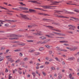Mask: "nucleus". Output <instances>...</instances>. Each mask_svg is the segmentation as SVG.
Returning <instances> with one entry per match:
<instances>
[{"label":"nucleus","mask_w":79,"mask_h":79,"mask_svg":"<svg viewBox=\"0 0 79 79\" xmlns=\"http://www.w3.org/2000/svg\"><path fill=\"white\" fill-rule=\"evenodd\" d=\"M50 40L49 39L45 40L43 42H42V41H39L37 43V44H46L47 42H48V41H50Z\"/></svg>","instance_id":"obj_1"},{"label":"nucleus","mask_w":79,"mask_h":79,"mask_svg":"<svg viewBox=\"0 0 79 79\" xmlns=\"http://www.w3.org/2000/svg\"><path fill=\"white\" fill-rule=\"evenodd\" d=\"M20 15L21 16L22 18H23L24 19H28V20H31V19L29 18L28 17H26V15H23L22 14H20Z\"/></svg>","instance_id":"obj_2"},{"label":"nucleus","mask_w":79,"mask_h":79,"mask_svg":"<svg viewBox=\"0 0 79 79\" xmlns=\"http://www.w3.org/2000/svg\"><path fill=\"white\" fill-rule=\"evenodd\" d=\"M61 2H63V1H62L61 2H57V1H51V3H52L50 4V5H57V3H61Z\"/></svg>","instance_id":"obj_3"},{"label":"nucleus","mask_w":79,"mask_h":79,"mask_svg":"<svg viewBox=\"0 0 79 79\" xmlns=\"http://www.w3.org/2000/svg\"><path fill=\"white\" fill-rule=\"evenodd\" d=\"M56 17H58V18H67V19H69V17H65L61 15H56Z\"/></svg>","instance_id":"obj_4"},{"label":"nucleus","mask_w":79,"mask_h":79,"mask_svg":"<svg viewBox=\"0 0 79 79\" xmlns=\"http://www.w3.org/2000/svg\"><path fill=\"white\" fill-rule=\"evenodd\" d=\"M47 27H49V28H50L51 29H52V30H53V31H56L57 32H61V31L60 30H57L53 29V27L51 26H47Z\"/></svg>","instance_id":"obj_5"},{"label":"nucleus","mask_w":79,"mask_h":79,"mask_svg":"<svg viewBox=\"0 0 79 79\" xmlns=\"http://www.w3.org/2000/svg\"><path fill=\"white\" fill-rule=\"evenodd\" d=\"M49 6H51V7H56V6H43V8L44 9H48V8H49Z\"/></svg>","instance_id":"obj_6"},{"label":"nucleus","mask_w":79,"mask_h":79,"mask_svg":"<svg viewBox=\"0 0 79 79\" xmlns=\"http://www.w3.org/2000/svg\"><path fill=\"white\" fill-rule=\"evenodd\" d=\"M4 21L6 22H8L9 23H11V22H16V21L11 20H8L6 19H5Z\"/></svg>","instance_id":"obj_7"},{"label":"nucleus","mask_w":79,"mask_h":79,"mask_svg":"<svg viewBox=\"0 0 79 79\" xmlns=\"http://www.w3.org/2000/svg\"><path fill=\"white\" fill-rule=\"evenodd\" d=\"M19 8L21 10H28V8L25 7H19Z\"/></svg>","instance_id":"obj_8"},{"label":"nucleus","mask_w":79,"mask_h":79,"mask_svg":"<svg viewBox=\"0 0 79 79\" xmlns=\"http://www.w3.org/2000/svg\"><path fill=\"white\" fill-rule=\"evenodd\" d=\"M38 14L39 15H43V16H49V15L47 14H45L40 13H38Z\"/></svg>","instance_id":"obj_9"},{"label":"nucleus","mask_w":79,"mask_h":79,"mask_svg":"<svg viewBox=\"0 0 79 79\" xmlns=\"http://www.w3.org/2000/svg\"><path fill=\"white\" fill-rule=\"evenodd\" d=\"M76 49H77V48L76 47H75L73 48H71L70 51H74L75 50H76Z\"/></svg>","instance_id":"obj_10"},{"label":"nucleus","mask_w":79,"mask_h":79,"mask_svg":"<svg viewBox=\"0 0 79 79\" xmlns=\"http://www.w3.org/2000/svg\"><path fill=\"white\" fill-rule=\"evenodd\" d=\"M33 35H42V34L41 33V32H40L39 33H38V32L37 33H33Z\"/></svg>","instance_id":"obj_11"},{"label":"nucleus","mask_w":79,"mask_h":79,"mask_svg":"<svg viewBox=\"0 0 79 79\" xmlns=\"http://www.w3.org/2000/svg\"><path fill=\"white\" fill-rule=\"evenodd\" d=\"M57 35H60V36H64L66 35L65 34H61L59 33H57Z\"/></svg>","instance_id":"obj_12"},{"label":"nucleus","mask_w":79,"mask_h":79,"mask_svg":"<svg viewBox=\"0 0 79 79\" xmlns=\"http://www.w3.org/2000/svg\"><path fill=\"white\" fill-rule=\"evenodd\" d=\"M55 13H58V14H61V13H62L63 12V11H58V10H55Z\"/></svg>","instance_id":"obj_13"},{"label":"nucleus","mask_w":79,"mask_h":79,"mask_svg":"<svg viewBox=\"0 0 79 79\" xmlns=\"http://www.w3.org/2000/svg\"><path fill=\"white\" fill-rule=\"evenodd\" d=\"M74 59V57H71L70 58H68V59H67L68 60H73Z\"/></svg>","instance_id":"obj_14"},{"label":"nucleus","mask_w":79,"mask_h":79,"mask_svg":"<svg viewBox=\"0 0 79 79\" xmlns=\"http://www.w3.org/2000/svg\"><path fill=\"white\" fill-rule=\"evenodd\" d=\"M65 13H69V14H71V15H73L74 14V13L73 12H68L67 11H65Z\"/></svg>","instance_id":"obj_15"},{"label":"nucleus","mask_w":79,"mask_h":79,"mask_svg":"<svg viewBox=\"0 0 79 79\" xmlns=\"http://www.w3.org/2000/svg\"><path fill=\"white\" fill-rule=\"evenodd\" d=\"M5 59V57H2L0 59V61H3L4 59Z\"/></svg>","instance_id":"obj_16"},{"label":"nucleus","mask_w":79,"mask_h":79,"mask_svg":"<svg viewBox=\"0 0 79 79\" xmlns=\"http://www.w3.org/2000/svg\"><path fill=\"white\" fill-rule=\"evenodd\" d=\"M39 50L40 51H42V50H45V48L44 47H41L39 48Z\"/></svg>","instance_id":"obj_17"},{"label":"nucleus","mask_w":79,"mask_h":79,"mask_svg":"<svg viewBox=\"0 0 79 79\" xmlns=\"http://www.w3.org/2000/svg\"><path fill=\"white\" fill-rule=\"evenodd\" d=\"M45 47H46V48H51V46H50L48 45H45Z\"/></svg>","instance_id":"obj_18"},{"label":"nucleus","mask_w":79,"mask_h":79,"mask_svg":"<svg viewBox=\"0 0 79 79\" xmlns=\"http://www.w3.org/2000/svg\"><path fill=\"white\" fill-rule=\"evenodd\" d=\"M35 50H29L28 51L29 53H33V52H35Z\"/></svg>","instance_id":"obj_19"},{"label":"nucleus","mask_w":79,"mask_h":79,"mask_svg":"<svg viewBox=\"0 0 79 79\" xmlns=\"http://www.w3.org/2000/svg\"><path fill=\"white\" fill-rule=\"evenodd\" d=\"M40 39H46V37L44 36H41L40 37Z\"/></svg>","instance_id":"obj_20"},{"label":"nucleus","mask_w":79,"mask_h":79,"mask_svg":"<svg viewBox=\"0 0 79 79\" xmlns=\"http://www.w3.org/2000/svg\"><path fill=\"white\" fill-rule=\"evenodd\" d=\"M71 18H72L73 19H75V20H76V21H79V19L77 18H75L74 17H71Z\"/></svg>","instance_id":"obj_21"},{"label":"nucleus","mask_w":79,"mask_h":79,"mask_svg":"<svg viewBox=\"0 0 79 79\" xmlns=\"http://www.w3.org/2000/svg\"><path fill=\"white\" fill-rule=\"evenodd\" d=\"M29 11L30 12H34V11H36L35 10L33 9H29Z\"/></svg>","instance_id":"obj_22"},{"label":"nucleus","mask_w":79,"mask_h":79,"mask_svg":"<svg viewBox=\"0 0 79 79\" xmlns=\"http://www.w3.org/2000/svg\"><path fill=\"white\" fill-rule=\"evenodd\" d=\"M46 36L47 37H51V38H53V37L52 36L48 35H46Z\"/></svg>","instance_id":"obj_23"},{"label":"nucleus","mask_w":79,"mask_h":79,"mask_svg":"<svg viewBox=\"0 0 79 79\" xmlns=\"http://www.w3.org/2000/svg\"><path fill=\"white\" fill-rule=\"evenodd\" d=\"M0 8H1V9H4V10H8V9L6 8H5V7H2L0 6Z\"/></svg>","instance_id":"obj_24"},{"label":"nucleus","mask_w":79,"mask_h":79,"mask_svg":"<svg viewBox=\"0 0 79 79\" xmlns=\"http://www.w3.org/2000/svg\"><path fill=\"white\" fill-rule=\"evenodd\" d=\"M31 3H38L37 2L35 1H31Z\"/></svg>","instance_id":"obj_25"},{"label":"nucleus","mask_w":79,"mask_h":79,"mask_svg":"<svg viewBox=\"0 0 79 79\" xmlns=\"http://www.w3.org/2000/svg\"><path fill=\"white\" fill-rule=\"evenodd\" d=\"M69 27H73V28H75V26H72V25H70L69 26Z\"/></svg>","instance_id":"obj_26"},{"label":"nucleus","mask_w":79,"mask_h":79,"mask_svg":"<svg viewBox=\"0 0 79 79\" xmlns=\"http://www.w3.org/2000/svg\"><path fill=\"white\" fill-rule=\"evenodd\" d=\"M21 49H18L15 50L14 51V52H19V51H21Z\"/></svg>","instance_id":"obj_27"},{"label":"nucleus","mask_w":79,"mask_h":79,"mask_svg":"<svg viewBox=\"0 0 79 79\" xmlns=\"http://www.w3.org/2000/svg\"><path fill=\"white\" fill-rule=\"evenodd\" d=\"M56 39H64V37H59V36L56 37Z\"/></svg>","instance_id":"obj_28"},{"label":"nucleus","mask_w":79,"mask_h":79,"mask_svg":"<svg viewBox=\"0 0 79 79\" xmlns=\"http://www.w3.org/2000/svg\"><path fill=\"white\" fill-rule=\"evenodd\" d=\"M18 71V70L17 69H15V70H12L13 73L14 74H15V71Z\"/></svg>","instance_id":"obj_29"},{"label":"nucleus","mask_w":79,"mask_h":79,"mask_svg":"<svg viewBox=\"0 0 79 79\" xmlns=\"http://www.w3.org/2000/svg\"><path fill=\"white\" fill-rule=\"evenodd\" d=\"M55 60H56V61H59V62L60 61V59H58V58L57 57H55Z\"/></svg>","instance_id":"obj_30"},{"label":"nucleus","mask_w":79,"mask_h":79,"mask_svg":"<svg viewBox=\"0 0 79 79\" xmlns=\"http://www.w3.org/2000/svg\"><path fill=\"white\" fill-rule=\"evenodd\" d=\"M27 42H34V40H27Z\"/></svg>","instance_id":"obj_31"},{"label":"nucleus","mask_w":79,"mask_h":79,"mask_svg":"<svg viewBox=\"0 0 79 79\" xmlns=\"http://www.w3.org/2000/svg\"><path fill=\"white\" fill-rule=\"evenodd\" d=\"M19 61H20V60L18 59L17 60H16L15 61V63H19Z\"/></svg>","instance_id":"obj_32"},{"label":"nucleus","mask_w":79,"mask_h":79,"mask_svg":"<svg viewBox=\"0 0 79 79\" xmlns=\"http://www.w3.org/2000/svg\"><path fill=\"white\" fill-rule=\"evenodd\" d=\"M16 35L15 34H11L10 37H16Z\"/></svg>","instance_id":"obj_33"},{"label":"nucleus","mask_w":79,"mask_h":79,"mask_svg":"<svg viewBox=\"0 0 79 79\" xmlns=\"http://www.w3.org/2000/svg\"><path fill=\"white\" fill-rule=\"evenodd\" d=\"M24 61H27L28 60V58L25 57L23 59Z\"/></svg>","instance_id":"obj_34"},{"label":"nucleus","mask_w":79,"mask_h":79,"mask_svg":"<svg viewBox=\"0 0 79 79\" xmlns=\"http://www.w3.org/2000/svg\"><path fill=\"white\" fill-rule=\"evenodd\" d=\"M19 3H20V5H22V6H24V5L25 6H26V5L23 4V3L22 2H19Z\"/></svg>","instance_id":"obj_35"},{"label":"nucleus","mask_w":79,"mask_h":79,"mask_svg":"<svg viewBox=\"0 0 79 79\" xmlns=\"http://www.w3.org/2000/svg\"><path fill=\"white\" fill-rule=\"evenodd\" d=\"M32 75H33L34 77H35V73H34V72H32Z\"/></svg>","instance_id":"obj_36"},{"label":"nucleus","mask_w":79,"mask_h":79,"mask_svg":"<svg viewBox=\"0 0 79 79\" xmlns=\"http://www.w3.org/2000/svg\"><path fill=\"white\" fill-rule=\"evenodd\" d=\"M12 10H16L17 11H19V9L18 8H12Z\"/></svg>","instance_id":"obj_37"},{"label":"nucleus","mask_w":79,"mask_h":79,"mask_svg":"<svg viewBox=\"0 0 79 79\" xmlns=\"http://www.w3.org/2000/svg\"><path fill=\"white\" fill-rule=\"evenodd\" d=\"M35 55H40V53L39 52H36L35 53Z\"/></svg>","instance_id":"obj_38"},{"label":"nucleus","mask_w":79,"mask_h":79,"mask_svg":"<svg viewBox=\"0 0 79 79\" xmlns=\"http://www.w3.org/2000/svg\"><path fill=\"white\" fill-rule=\"evenodd\" d=\"M11 74H10L9 75V79H11V78H12V76L10 75Z\"/></svg>","instance_id":"obj_39"},{"label":"nucleus","mask_w":79,"mask_h":79,"mask_svg":"<svg viewBox=\"0 0 79 79\" xmlns=\"http://www.w3.org/2000/svg\"><path fill=\"white\" fill-rule=\"evenodd\" d=\"M6 58H7V59H8L9 58H10V57H11V56L10 55L8 56H6Z\"/></svg>","instance_id":"obj_40"},{"label":"nucleus","mask_w":79,"mask_h":79,"mask_svg":"<svg viewBox=\"0 0 79 79\" xmlns=\"http://www.w3.org/2000/svg\"><path fill=\"white\" fill-rule=\"evenodd\" d=\"M4 26L6 27H8V26H9V24H8V23H6L4 25Z\"/></svg>","instance_id":"obj_41"},{"label":"nucleus","mask_w":79,"mask_h":79,"mask_svg":"<svg viewBox=\"0 0 79 79\" xmlns=\"http://www.w3.org/2000/svg\"><path fill=\"white\" fill-rule=\"evenodd\" d=\"M11 39L12 40H14V39H15V40H17V39H18V38H17V37H16V38H11Z\"/></svg>","instance_id":"obj_42"},{"label":"nucleus","mask_w":79,"mask_h":79,"mask_svg":"<svg viewBox=\"0 0 79 79\" xmlns=\"http://www.w3.org/2000/svg\"><path fill=\"white\" fill-rule=\"evenodd\" d=\"M68 33H69V34H73V33L72 32V31H67Z\"/></svg>","instance_id":"obj_43"},{"label":"nucleus","mask_w":79,"mask_h":79,"mask_svg":"<svg viewBox=\"0 0 79 79\" xmlns=\"http://www.w3.org/2000/svg\"><path fill=\"white\" fill-rule=\"evenodd\" d=\"M59 79H61L62 78V75H60L58 76Z\"/></svg>","instance_id":"obj_44"},{"label":"nucleus","mask_w":79,"mask_h":79,"mask_svg":"<svg viewBox=\"0 0 79 79\" xmlns=\"http://www.w3.org/2000/svg\"><path fill=\"white\" fill-rule=\"evenodd\" d=\"M51 69L52 70H55V68L54 67H52L51 68Z\"/></svg>","instance_id":"obj_45"},{"label":"nucleus","mask_w":79,"mask_h":79,"mask_svg":"<svg viewBox=\"0 0 79 79\" xmlns=\"http://www.w3.org/2000/svg\"><path fill=\"white\" fill-rule=\"evenodd\" d=\"M50 64V62H45V64Z\"/></svg>","instance_id":"obj_46"},{"label":"nucleus","mask_w":79,"mask_h":79,"mask_svg":"<svg viewBox=\"0 0 79 79\" xmlns=\"http://www.w3.org/2000/svg\"><path fill=\"white\" fill-rule=\"evenodd\" d=\"M74 11H75V12H77V13H79V10H74Z\"/></svg>","instance_id":"obj_47"},{"label":"nucleus","mask_w":79,"mask_h":79,"mask_svg":"<svg viewBox=\"0 0 79 79\" xmlns=\"http://www.w3.org/2000/svg\"><path fill=\"white\" fill-rule=\"evenodd\" d=\"M69 77L70 79H71V77H72V74L71 73H70L69 75Z\"/></svg>","instance_id":"obj_48"},{"label":"nucleus","mask_w":79,"mask_h":79,"mask_svg":"<svg viewBox=\"0 0 79 79\" xmlns=\"http://www.w3.org/2000/svg\"><path fill=\"white\" fill-rule=\"evenodd\" d=\"M33 26V25H28V27L29 28H31Z\"/></svg>","instance_id":"obj_49"},{"label":"nucleus","mask_w":79,"mask_h":79,"mask_svg":"<svg viewBox=\"0 0 79 79\" xmlns=\"http://www.w3.org/2000/svg\"><path fill=\"white\" fill-rule=\"evenodd\" d=\"M53 61V59H50L49 61L50 62H51L52 61Z\"/></svg>","instance_id":"obj_50"},{"label":"nucleus","mask_w":79,"mask_h":79,"mask_svg":"<svg viewBox=\"0 0 79 79\" xmlns=\"http://www.w3.org/2000/svg\"><path fill=\"white\" fill-rule=\"evenodd\" d=\"M3 4L4 5H8V3L7 2H4Z\"/></svg>","instance_id":"obj_51"},{"label":"nucleus","mask_w":79,"mask_h":79,"mask_svg":"<svg viewBox=\"0 0 79 79\" xmlns=\"http://www.w3.org/2000/svg\"><path fill=\"white\" fill-rule=\"evenodd\" d=\"M64 45H65V46H69V45L68 44H64Z\"/></svg>","instance_id":"obj_52"},{"label":"nucleus","mask_w":79,"mask_h":79,"mask_svg":"<svg viewBox=\"0 0 79 79\" xmlns=\"http://www.w3.org/2000/svg\"><path fill=\"white\" fill-rule=\"evenodd\" d=\"M25 43H21V44H20V45H25Z\"/></svg>","instance_id":"obj_53"},{"label":"nucleus","mask_w":79,"mask_h":79,"mask_svg":"<svg viewBox=\"0 0 79 79\" xmlns=\"http://www.w3.org/2000/svg\"><path fill=\"white\" fill-rule=\"evenodd\" d=\"M59 42H60V43H62V44L64 43V41L63 40V41H59Z\"/></svg>","instance_id":"obj_54"},{"label":"nucleus","mask_w":79,"mask_h":79,"mask_svg":"<svg viewBox=\"0 0 79 79\" xmlns=\"http://www.w3.org/2000/svg\"><path fill=\"white\" fill-rule=\"evenodd\" d=\"M42 74H43L44 76L46 75V74H45V72H42Z\"/></svg>","instance_id":"obj_55"},{"label":"nucleus","mask_w":79,"mask_h":79,"mask_svg":"<svg viewBox=\"0 0 79 79\" xmlns=\"http://www.w3.org/2000/svg\"><path fill=\"white\" fill-rule=\"evenodd\" d=\"M19 55L20 56H23V53H20Z\"/></svg>","instance_id":"obj_56"},{"label":"nucleus","mask_w":79,"mask_h":79,"mask_svg":"<svg viewBox=\"0 0 79 79\" xmlns=\"http://www.w3.org/2000/svg\"><path fill=\"white\" fill-rule=\"evenodd\" d=\"M44 65H41L40 67V68H44Z\"/></svg>","instance_id":"obj_57"},{"label":"nucleus","mask_w":79,"mask_h":79,"mask_svg":"<svg viewBox=\"0 0 79 79\" xmlns=\"http://www.w3.org/2000/svg\"><path fill=\"white\" fill-rule=\"evenodd\" d=\"M5 49V48L4 47H2L1 48V50H4Z\"/></svg>","instance_id":"obj_58"},{"label":"nucleus","mask_w":79,"mask_h":79,"mask_svg":"<svg viewBox=\"0 0 79 79\" xmlns=\"http://www.w3.org/2000/svg\"><path fill=\"white\" fill-rule=\"evenodd\" d=\"M66 48H67V49H68V50H71V48L67 47Z\"/></svg>","instance_id":"obj_59"},{"label":"nucleus","mask_w":79,"mask_h":79,"mask_svg":"<svg viewBox=\"0 0 79 79\" xmlns=\"http://www.w3.org/2000/svg\"><path fill=\"white\" fill-rule=\"evenodd\" d=\"M68 42L67 41L64 40V43H68Z\"/></svg>","instance_id":"obj_60"},{"label":"nucleus","mask_w":79,"mask_h":79,"mask_svg":"<svg viewBox=\"0 0 79 79\" xmlns=\"http://www.w3.org/2000/svg\"><path fill=\"white\" fill-rule=\"evenodd\" d=\"M16 27V25H14L11 27Z\"/></svg>","instance_id":"obj_61"},{"label":"nucleus","mask_w":79,"mask_h":79,"mask_svg":"<svg viewBox=\"0 0 79 79\" xmlns=\"http://www.w3.org/2000/svg\"><path fill=\"white\" fill-rule=\"evenodd\" d=\"M11 58L10 57L9 58V59H8V61H11Z\"/></svg>","instance_id":"obj_62"},{"label":"nucleus","mask_w":79,"mask_h":79,"mask_svg":"<svg viewBox=\"0 0 79 79\" xmlns=\"http://www.w3.org/2000/svg\"><path fill=\"white\" fill-rule=\"evenodd\" d=\"M57 51H58V50H59V51H63V49H57Z\"/></svg>","instance_id":"obj_63"},{"label":"nucleus","mask_w":79,"mask_h":79,"mask_svg":"<svg viewBox=\"0 0 79 79\" xmlns=\"http://www.w3.org/2000/svg\"><path fill=\"white\" fill-rule=\"evenodd\" d=\"M46 60H48V57H46Z\"/></svg>","instance_id":"obj_64"}]
</instances>
